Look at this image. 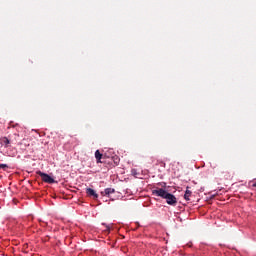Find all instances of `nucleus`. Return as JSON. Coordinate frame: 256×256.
Returning a JSON list of instances; mask_svg holds the SVG:
<instances>
[{
	"label": "nucleus",
	"instance_id": "obj_1",
	"mask_svg": "<svg viewBox=\"0 0 256 256\" xmlns=\"http://www.w3.org/2000/svg\"><path fill=\"white\" fill-rule=\"evenodd\" d=\"M152 195L165 199L167 204L170 206H177V197H175V195L169 193L167 190L163 188L153 189Z\"/></svg>",
	"mask_w": 256,
	"mask_h": 256
},
{
	"label": "nucleus",
	"instance_id": "obj_2",
	"mask_svg": "<svg viewBox=\"0 0 256 256\" xmlns=\"http://www.w3.org/2000/svg\"><path fill=\"white\" fill-rule=\"evenodd\" d=\"M36 174L41 176V180L44 183H47V184H54L55 183V179L47 173H44V172L39 170V171L36 172Z\"/></svg>",
	"mask_w": 256,
	"mask_h": 256
},
{
	"label": "nucleus",
	"instance_id": "obj_3",
	"mask_svg": "<svg viewBox=\"0 0 256 256\" xmlns=\"http://www.w3.org/2000/svg\"><path fill=\"white\" fill-rule=\"evenodd\" d=\"M86 195L87 197L92 198L94 200L99 199V194L97 193V191L90 187L86 188Z\"/></svg>",
	"mask_w": 256,
	"mask_h": 256
},
{
	"label": "nucleus",
	"instance_id": "obj_4",
	"mask_svg": "<svg viewBox=\"0 0 256 256\" xmlns=\"http://www.w3.org/2000/svg\"><path fill=\"white\" fill-rule=\"evenodd\" d=\"M0 144L1 146H3L4 148H9L11 141L8 137H1L0 138Z\"/></svg>",
	"mask_w": 256,
	"mask_h": 256
},
{
	"label": "nucleus",
	"instance_id": "obj_5",
	"mask_svg": "<svg viewBox=\"0 0 256 256\" xmlns=\"http://www.w3.org/2000/svg\"><path fill=\"white\" fill-rule=\"evenodd\" d=\"M95 159H96L97 164H102L103 163V161H102L103 154L100 152V150L95 151Z\"/></svg>",
	"mask_w": 256,
	"mask_h": 256
},
{
	"label": "nucleus",
	"instance_id": "obj_6",
	"mask_svg": "<svg viewBox=\"0 0 256 256\" xmlns=\"http://www.w3.org/2000/svg\"><path fill=\"white\" fill-rule=\"evenodd\" d=\"M116 192L115 188H106L104 191L101 192L102 196H110Z\"/></svg>",
	"mask_w": 256,
	"mask_h": 256
},
{
	"label": "nucleus",
	"instance_id": "obj_7",
	"mask_svg": "<svg viewBox=\"0 0 256 256\" xmlns=\"http://www.w3.org/2000/svg\"><path fill=\"white\" fill-rule=\"evenodd\" d=\"M191 194H192L191 190H189V187H187L186 192H185V195H184V199H185L186 201H189V200H190V197H191Z\"/></svg>",
	"mask_w": 256,
	"mask_h": 256
},
{
	"label": "nucleus",
	"instance_id": "obj_8",
	"mask_svg": "<svg viewBox=\"0 0 256 256\" xmlns=\"http://www.w3.org/2000/svg\"><path fill=\"white\" fill-rule=\"evenodd\" d=\"M9 166L7 164H0V169L6 170Z\"/></svg>",
	"mask_w": 256,
	"mask_h": 256
},
{
	"label": "nucleus",
	"instance_id": "obj_9",
	"mask_svg": "<svg viewBox=\"0 0 256 256\" xmlns=\"http://www.w3.org/2000/svg\"><path fill=\"white\" fill-rule=\"evenodd\" d=\"M14 137H15V141L17 142L20 135L19 134H14Z\"/></svg>",
	"mask_w": 256,
	"mask_h": 256
},
{
	"label": "nucleus",
	"instance_id": "obj_10",
	"mask_svg": "<svg viewBox=\"0 0 256 256\" xmlns=\"http://www.w3.org/2000/svg\"><path fill=\"white\" fill-rule=\"evenodd\" d=\"M253 187L256 188V181L253 183Z\"/></svg>",
	"mask_w": 256,
	"mask_h": 256
}]
</instances>
